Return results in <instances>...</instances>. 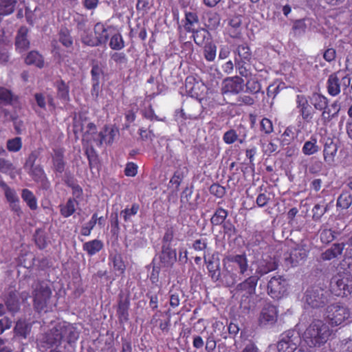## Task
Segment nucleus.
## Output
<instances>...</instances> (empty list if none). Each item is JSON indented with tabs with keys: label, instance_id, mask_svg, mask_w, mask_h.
Here are the masks:
<instances>
[{
	"label": "nucleus",
	"instance_id": "58836bf2",
	"mask_svg": "<svg viewBox=\"0 0 352 352\" xmlns=\"http://www.w3.org/2000/svg\"><path fill=\"white\" fill-rule=\"evenodd\" d=\"M21 198L32 210H36L38 208L37 199L34 193L29 189L22 190Z\"/></svg>",
	"mask_w": 352,
	"mask_h": 352
},
{
	"label": "nucleus",
	"instance_id": "2f4dec72",
	"mask_svg": "<svg viewBox=\"0 0 352 352\" xmlns=\"http://www.w3.org/2000/svg\"><path fill=\"white\" fill-rule=\"evenodd\" d=\"M241 16H234L230 19L228 21V32L232 38H240L241 36Z\"/></svg>",
	"mask_w": 352,
	"mask_h": 352
},
{
	"label": "nucleus",
	"instance_id": "7ed1b4c3",
	"mask_svg": "<svg viewBox=\"0 0 352 352\" xmlns=\"http://www.w3.org/2000/svg\"><path fill=\"white\" fill-rule=\"evenodd\" d=\"M281 262L287 268L298 266L305 261L309 253V247L304 243H287L280 249Z\"/></svg>",
	"mask_w": 352,
	"mask_h": 352
},
{
	"label": "nucleus",
	"instance_id": "5701e85b",
	"mask_svg": "<svg viewBox=\"0 0 352 352\" xmlns=\"http://www.w3.org/2000/svg\"><path fill=\"white\" fill-rule=\"evenodd\" d=\"M151 324L158 326L162 331H168L170 325V315L168 311L164 313L157 310L151 320Z\"/></svg>",
	"mask_w": 352,
	"mask_h": 352
},
{
	"label": "nucleus",
	"instance_id": "de8ad7c7",
	"mask_svg": "<svg viewBox=\"0 0 352 352\" xmlns=\"http://www.w3.org/2000/svg\"><path fill=\"white\" fill-rule=\"evenodd\" d=\"M59 42L65 47H72L74 41L70 32L67 28H62L58 34Z\"/></svg>",
	"mask_w": 352,
	"mask_h": 352
},
{
	"label": "nucleus",
	"instance_id": "13d9d810",
	"mask_svg": "<svg viewBox=\"0 0 352 352\" xmlns=\"http://www.w3.org/2000/svg\"><path fill=\"white\" fill-rule=\"evenodd\" d=\"M337 232L331 229L325 228L320 231V239L322 243L328 244L336 237Z\"/></svg>",
	"mask_w": 352,
	"mask_h": 352
},
{
	"label": "nucleus",
	"instance_id": "393cba45",
	"mask_svg": "<svg viewBox=\"0 0 352 352\" xmlns=\"http://www.w3.org/2000/svg\"><path fill=\"white\" fill-rule=\"evenodd\" d=\"M183 28L186 32H193L196 26L199 24V19L196 11L184 12V19L182 21Z\"/></svg>",
	"mask_w": 352,
	"mask_h": 352
},
{
	"label": "nucleus",
	"instance_id": "aec40b11",
	"mask_svg": "<svg viewBox=\"0 0 352 352\" xmlns=\"http://www.w3.org/2000/svg\"><path fill=\"white\" fill-rule=\"evenodd\" d=\"M340 111V107L338 101L336 100L331 104H328L327 107L321 111L320 122L324 126H328L329 122L338 116Z\"/></svg>",
	"mask_w": 352,
	"mask_h": 352
},
{
	"label": "nucleus",
	"instance_id": "c756f323",
	"mask_svg": "<svg viewBox=\"0 0 352 352\" xmlns=\"http://www.w3.org/2000/svg\"><path fill=\"white\" fill-rule=\"evenodd\" d=\"M338 151V146L333 140L328 138L325 142L323 150L324 160L329 164L334 162Z\"/></svg>",
	"mask_w": 352,
	"mask_h": 352
},
{
	"label": "nucleus",
	"instance_id": "a211bd4d",
	"mask_svg": "<svg viewBox=\"0 0 352 352\" xmlns=\"http://www.w3.org/2000/svg\"><path fill=\"white\" fill-rule=\"evenodd\" d=\"M278 318V310L276 306L267 303L263 307L258 321L262 325H272L276 323Z\"/></svg>",
	"mask_w": 352,
	"mask_h": 352
},
{
	"label": "nucleus",
	"instance_id": "4468645a",
	"mask_svg": "<svg viewBox=\"0 0 352 352\" xmlns=\"http://www.w3.org/2000/svg\"><path fill=\"white\" fill-rule=\"evenodd\" d=\"M130 305L131 300L129 295L120 294L116 309V314L120 323L124 324L129 321Z\"/></svg>",
	"mask_w": 352,
	"mask_h": 352
},
{
	"label": "nucleus",
	"instance_id": "864d4df0",
	"mask_svg": "<svg viewBox=\"0 0 352 352\" xmlns=\"http://www.w3.org/2000/svg\"><path fill=\"white\" fill-rule=\"evenodd\" d=\"M217 56V46L212 42L206 43L204 47V56L208 62L214 60Z\"/></svg>",
	"mask_w": 352,
	"mask_h": 352
},
{
	"label": "nucleus",
	"instance_id": "20e7f679",
	"mask_svg": "<svg viewBox=\"0 0 352 352\" xmlns=\"http://www.w3.org/2000/svg\"><path fill=\"white\" fill-rule=\"evenodd\" d=\"M258 280V276H250L236 286V292L242 293L241 305L245 309L250 310L254 307V302L251 299L255 294Z\"/></svg>",
	"mask_w": 352,
	"mask_h": 352
},
{
	"label": "nucleus",
	"instance_id": "052dcab7",
	"mask_svg": "<svg viewBox=\"0 0 352 352\" xmlns=\"http://www.w3.org/2000/svg\"><path fill=\"white\" fill-rule=\"evenodd\" d=\"M96 213L93 214L91 219L85 225L81 227L80 234L85 236H88L91 234L92 230L96 225Z\"/></svg>",
	"mask_w": 352,
	"mask_h": 352
},
{
	"label": "nucleus",
	"instance_id": "0eeeda50",
	"mask_svg": "<svg viewBox=\"0 0 352 352\" xmlns=\"http://www.w3.org/2000/svg\"><path fill=\"white\" fill-rule=\"evenodd\" d=\"M18 100L19 97L10 89L0 86V119L3 122L12 121L16 119V116L12 115L6 107L13 105Z\"/></svg>",
	"mask_w": 352,
	"mask_h": 352
},
{
	"label": "nucleus",
	"instance_id": "9d476101",
	"mask_svg": "<svg viewBox=\"0 0 352 352\" xmlns=\"http://www.w3.org/2000/svg\"><path fill=\"white\" fill-rule=\"evenodd\" d=\"M185 90L187 96L200 102L204 95L205 85L199 78L190 75L185 80Z\"/></svg>",
	"mask_w": 352,
	"mask_h": 352
},
{
	"label": "nucleus",
	"instance_id": "37998d69",
	"mask_svg": "<svg viewBox=\"0 0 352 352\" xmlns=\"http://www.w3.org/2000/svg\"><path fill=\"white\" fill-rule=\"evenodd\" d=\"M235 53L238 54V57L236 58L239 60L251 61L252 56V52L246 43L239 45L235 50Z\"/></svg>",
	"mask_w": 352,
	"mask_h": 352
},
{
	"label": "nucleus",
	"instance_id": "4d7b16f0",
	"mask_svg": "<svg viewBox=\"0 0 352 352\" xmlns=\"http://www.w3.org/2000/svg\"><path fill=\"white\" fill-rule=\"evenodd\" d=\"M192 34L194 41L196 44L201 45L205 41L206 38H208L209 32L204 28L195 29Z\"/></svg>",
	"mask_w": 352,
	"mask_h": 352
},
{
	"label": "nucleus",
	"instance_id": "6ab92c4d",
	"mask_svg": "<svg viewBox=\"0 0 352 352\" xmlns=\"http://www.w3.org/2000/svg\"><path fill=\"white\" fill-rule=\"evenodd\" d=\"M51 154L52 170L56 174H62L67 165L65 160V151L62 148H53Z\"/></svg>",
	"mask_w": 352,
	"mask_h": 352
},
{
	"label": "nucleus",
	"instance_id": "9b49d317",
	"mask_svg": "<svg viewBox=\"0 0 352 352\" xmlns=\"http://www.w3.org/2000/svg\"><path fill=\"white\" fill-rule=\"evenodd\" d=\"M296 108L302 120V128L305 124L312 123L315 111L309 104L306 96L298 94L296 98Z\"/></svg>",
	"mask_w": 352,
	"mask_h": 352
},
{
	"label": "nucleus",
	"instance_id": "1a4fd4ad",
	"mask_svg": "<svg viewBox=\"0 0 352 352\" xmlns=\"http://www.w3.org/2000/svg\"><path fill=\"white\" fill-rule=\"evenodd\" d=\"M300 344L302 338L300 333L294 330H289L281 335L277 348L278 352H295Z\"/></svg>",
	"mask_w": 352,
	"mask_h": 352
},
{
	"label": "nucleus",
	"instance_id": "c85d7f7f",
	"mask_svg": "<svg viewBox=\"0 0 352 352\" xmlns=\"http://www.w3.org/2000/svg\"><path fill=\"white\" fill-rule=\"evenodd\" d=\"M278 268V263L275 259L270 258L269 261L262 260L258 263L256 270L255 276H258L259 278L268 274L270 272L274 271Z\"/></svg>",
	"mask_w": 352,
	"mask_h": 352
},
{
	"label": "nucleus",
	"instance_id": "cd10ccee",
	"mask_svg": "<svg viewBox=\"0 0 352 352\" xmlns=\"http://www.w3.org/2000/svg\"><path fill=\"white\" fill-rule=\"evenodd\" d=\"M28 30L26 27H21L17 32L15 39V47L19 52L27 50L30 47V42L27 38Z\"/></svg>",
	"mask_w": 352,
	"mask_h": 352
},
{
	"label": "nucleus",
	"instance_id": "e2e57ef3",
	"mask_svg": "<svg viewBox=\"0 0 352 352\" xmlns=\"http://www.w3.org/2000/svg\"><path fill=\"white\" fill-rule=\"evenodd\" d=\"M14 332L17 336L26 338L29 333V327L25 321L19 320L14 327Z\"/></svg>",
	"mask_w": 352,
	"mask_h": 352
},
{
	"label": "nucleus",
	"instance_id": "f3484780",
	"mask_svg": "<svg viewBox=\"0 0 352 352\" xmlns=\"http://www.w3.org/2000/svg\"><path fill=\"white\" fill-rule=\"evenodd\" d=\"M62 341L69 344L75 343L79 338V331L73 324L65 321L58 322Z\"/></svg>",
	"mask_w": 352,
	"mask_h": 352
},
{
	"label": "nucleus",
	"instance_id": "6e6d98bb",
	"mask_svg": "<svg viewBox=\"0 0 352 352\" xmlns=\"http://www.w3.org/2000/svg\"><path fill=\"white\" fill-rule=\"evenodd\" d=\"M1 188L4 190L5 197L9 204L19 201V199L14 189L8 186L6 182H1Z\"/></svg>",
	"mask_w": 352,
	"mask_h": 352
},
{
	"label": "nucleus",
	"instance_id": "774afa93",
	"mask_svg": "<svg viewBox=\"0 0 352 352\" xmlns=\"http://www.w3.org/2000/svg\"><path fill=\"white\" fill-rule=\"evenodd\" d=\"M182 294V291L177 289L175 291L170 289L169 291V303L170 306L175 309L180 305V296Z\"/></svg>",
	"mask_w": 352,
	"mask_h": 352
},
{
	"label": "nucleus",
	"instance_id": "69168bd1",
	"mask_svg": "<svg viewBox=\"0 0 352 352\" xmlns=\"http://www.w3.org/2000/svg\"><path fill=\"white\" fill-rule=\"evenodd\" d=\"M255 100L252 96L248 95H240L232 104L234 106H252Z\"/></svg>",
	"mask_w": 352,
	"mask_h": 352
},
{
	"label": "nucleus",
	"instance_id": "dca6fc26",
	"mask_svg": "<svg viewBox=\"0 0 352 352\" xmlns=\"http://www.w3.org/2000/svg\"><path fill=\"white\" fill-rule=\"evenodd\" d=\"M29 175L36 183L40 184L43 190H47L50 188L51 183L41 164H36V166L29 168Z\"/></svg>",
	"mask_w": 352,
	"mask_h": 352
},
{
	"label": "nucleus",
	"instance_id": "b1692460",
	"mask_svg": "<svg viewBox=\"0 0 352 352\" xmlns=\"http://www.w3.org/2000/svg\"><path fill=\"white\" fill-rule=\"evenodd\" d=\"M109 262L112 265L113 270L116 273H118V275L124 274L126 265L120 252L118 251L110 252Z\"/></svg>",
	"mask_w": 352,
	"mask_h": 352
},
{
	"label": "nucleus",
	"instance_id": "f704fd0d",
	"mask_svg": "<svg viewBox=\"0 0 352 352\" xmlns=\"http://www.w3.org/2000/svg\"><path fill=\"white\" fill-rule=\"evenodd\" d=\"M79 205L78 201H76V199L69 198L65 204L59 205L60 213L64 218H68L73 215L76 207Z\"/></svg>",
	"mask_w": 352,
	"mask_h": 352
},
{
	"label": "nucleus",
	"instance_id": "423d86ee",
	"mask_svg": "<svg viewBox=\"0 0 352 352\" xmlns=\"http://www.w3.org/2000/svg\"><path fill=\"white\" fill-rule=\"evenodd\" d=\"M304 300L305 303L312 309L322 308L329 301V292L320 287L313 286L306 290Z\"/></svg>",
	"mask_w": 352,
	"mask_h": 352
},
{
	"label": "nucleus",
	"instance_id": "6e6552de",
	"mask_svg": "<svg viewBox=\"0 0 352 352\" xmlns=\"http://www.w3.org/2000/svg\"><path fill=\"white\" fill-rule=\"evenodd\" d=\"M332 292L337 296L345 297L352 293V276L349 274H338L331 280Z\"/></svg>",
	"mask_w": 352,
	"mask_h": 352
},
{
	"label": "nucleus",
	"instance_id": "8fccbe9b",
	"mask_svg": "<svg viewBox=\"0 0 352 352\" xmlns=\"http://www.w3.org/2000/svg\"><path fill=\"white\" fill-rule=\"evenodd\" d=\"M6 306L10 312L15 313L19 309V302L14 293H10L5 300Z\"/></svg>",
	"mask_w": 352,
	"mask_h": 352
},
{
	"label": "nucleus",
	"instance_id": "603ef678",
	"mask_svg": "<svg viewBox=\"0 0 352 352\" xmlns=\"http://www.w3.org/2000/svg\"><path fill=\"white\" fill-rule=\"evenodd\" d=\"M125 46L122 34L117 32L111 36L109 41V47L113 50H120Z\"/></svg>",
	"mask_w": 352,
	"mask_h": 352
},
{
	"label": "nucleus",
	"instance_id": "4be33fe9",
	"mask_svg": "<svg viewBox=\"0 0 352 352\" xmlns=\"http://www.w3.org/2000/svg\"><path fill=\"white\" fill-rule=\"evenodd\" d=\"M118 133L119 130L114 126L105 125L98 134L97 145L102 146L103 143L111 144Z\"/></svg>",
	"mask_w": 352,
	"mask_h": 352
},
{
	"label": "nucleus",
	"instance_id": "ddd939ff",
	"mask_svg": "<svg viewBox=\"0 0 352 352\" xmlns=\"http://www.w3.org/2000/svg\"><path fill=\"white\" fill-rule=\"evenodd\" d=\"M287 291L286 280L282 276H273L267 284V294L272 298L279 299Z\"/></svg>",
	"mask_w": 352,
	"mask_h": 352
},
{
	"label": "nucleus",
	"instance_id": "473e14b6",
	"mask_svg": "<svg viewBox=\"0 0 352 352\" xmlns=\"http://www.w3.org/2000/svg\"><path fill=\"white\" fill-rule=\"evenodd\" d=\"M94 31L98 45H105L109 38L108 30L105 25L102 23L98 22L94 25Z\"/></svg>",
	"mask_w": 352,
	"mask_h": 352
},
{
	"label": "nucleus",
	"instance_id": "ea45409f",
	"mask_svg": "<svg viewBox=\"0 0 352 352\" xmlns=\"http://www.w3.org/2000/svg\"><path fill=\"white\" fill-rule=\"evenodd\" d=\"M193 193L192 187L186 186L181 193L180 202L182 206H184L188 210L194 209L193 204L190 202Z\"/></svg>",
	"mask_w": 352,
	"mask_h": 352
},
{
	"label": "nucleus",
	"instance_id": "5fc2aeb1",
	"mask_svg": "<svg viewBox=\"0 0 352 352\" xmlns=\"http://www.w3.org/2000/svg\"><path fill=\"white\" fill-rule=\"evenodd\" d=\"M328 210V204L322 202V204H316L312 209V219L315 221H320L321 217Z\"/></svg>",
	"mask_w": 352,
	"mask_h": 352
},
{
	"label": "nucleus",
	"instance_id": "7c9ffc66",
	"mask_svg": "<svg viewBox=\"0 0 352 352\" xmlns=\"http://www.w3.org/2000/svg\"><path fill=\"white\" fill-rule=\"evenodd\" d=\"M160 259L163 263L172 265L177 259L176 250L173 249L171 245H162Z\"/></svg>",
	"mask_w": 352,
	"mask_h": 352
},
{
	"label": "nucleus",
	"instance_id": "4c0bfd02",
	"mask_svg": "<svg viewBox=\"0 0 352 352\" xmlns=\"http://www.w3.org/2000/svg\"><path fill=\"white\" fill-rule=\"evenodd\" d=\"M25 63L29 65H35L38 68L44 67L43 57L36 51L30 52L25 59Z\"/></svg>",
	"mask_w": 352,
	"mask_h": 352
},
{
	"label": "nucleus",
	"instance_id": "680f3d73",
	"mask_svg": "<svg viewBox=\"0 0 352 352\" xmlns=\"http://www.w3.org/2000/svg\"><path fill=\"white\" fill-rule=\"evenodd\" d=\"M140 209L139 204L135 203L131 206V208H126L122 210L120 212V215L123 217V219L125 222H127L130 220L132 216L135 215Z\"/></svg>",
	"mask_w": 352,
	"mask_h": 352
},
{
	"label": "nucleus",
	"instance_id": "09e8293b",
	"mask_svg": "<svg viewBox=\"0 0 352 352\" xmlns=\"http://www.w3.org/2000/svg\"><path fill=\"white\" fill-rule=\"evenodd\" d=\"M221 17L217 12H209L206 16V25L211 29H216L220 24Z\"/></svg>",
	"mask_w": 352,
	"mask_h": 352
},
{
	"label": "nucleus",
	"instance_id": "c9c22d12",
	"mask_svg": "<svg viewBox=\"0 0 352 352\" xmlns=\"http://www.w3.org/2000/svg\"><path fill=\"white\" fill-rule=\"evenodd\" d=\"M310 101L314 109L318 111H322L329 104V99L324 95L317 92L312 94Z\"/></svg>",
	"mask_w": 352,
	"mask_h": 352
},
{
	"label": "nucleus",
	"instance_id": "e433bc0d",
	"mask_svg": "<svg viewBox=\"0 0 352 352\" xmlns=\"http://www.w3.org/2000/svg\"><path fill=\"white\" fill-rule=\"evenodd\" d=\"M228 216V211L222 207H218L212 217L210 218V223L213 226H221L226 221Z\"/></svg>",
	"mask_w": 352,
	"mask_h": 352
},
{
	"label": "nucleus",
	"instance_id": "39448f33",
	"mask_svg": "<svg viewBox=\"0 0 352 352\" xmlns=\"http://www.w3.org/2000/svg\"><path fill=\"white\" fill-rule=\"evenodd\" d=\"M350 309L341 302L331 304L326 310V318L333 327L343 324L350 318Z\"/></svg>",
	"mask_w": 352,
	"mask_h": 352
},
{
	"label": "nucleus",
	"instance_id": "2eb2a0df",
	"mask_svg": "<svg viewBox=\"0 0 352 352\" xmlns=\"http://www.w3.org/2000/svg\"><path fill=\"white\" fill-rule=\"evenodd\" d=\"M243 80L239 77L234 76L224 80L221 88V94L224 96L230 94H238L243 90Z\"/></svg>",
	"mask_w": 352,
	"mask_h": 352
},
{
	"label": "nucleus",
	"instance_id": "3c124183",
	"mask_svg": "<svg viewBox=\"0 0 352 352\" xmlns=\"http://www.w3.org/2000/svg\"><path fill=\"white\" fill-rule=\"evenodd\" d=\"M206 267L208 270L209 276L214 282H217L220 279L221 272L219 263H215L213 261L210 260L206 262Z\"/></svg>",
	"mask_w": 352,
	"mask_h": 352
},
{
	"label": "nucleus",
	"instance_id": "338daca9",
	"mask_svg": "<svg viewBox=\"0 0 352 352\" xmlns=\"http://www.w3.org/2000/svg\"><path fill=\"white\" fill-rule=\"evenodd\" d=\"M246 91L252 94H256L260 92L261 89V83L254 78H251L246 82L245 84Z\"/></svg>",
	"mask_w": 352,
	"mask_h": 352
},
{
	"label": "nucleus",
	"instance_id": "bb28decb",
	"mask_svg": "<svg viewBox=\"0 0 352 352\" xmlns=\"http://www.w3.org/2000/svg\"><path fill=\"white\" fill-rule=\"evenodd\" d=\"M339 72H334L330 74L327 80V91L329 95L335 97L341 91L340 79L338 76Z\"/></svg>",
	"mask_w": 352,
	"mask_h": 352
},
{
	"label": "nucleus",
	"instance_id": "a18cd8bd",
	"mask_svg": "<svg viewBox=\"0 0 352 352\" xmlns=\"http://www.w3.org/2000/svg\"><path fill=\"white\" fill-rule=\"evenodd\" d=\"M16 0H0V16L11 14L15 9Z\"/></svg>",
	"mask_w": 352,
	"mask_h": 352
},
{
	"label": "nucleus",
	"instance_id": "f03ea898",
	"mask_svg": "<svg viewBox=\"0 0 352 352\" xmlns=\"http://www.w3.org/2000/svg\"><path fill=\"white\" fill-rule=\"evenodd\" d=\"M331 333V330L324 320L314 319L302 333V345L307 350L320 347L327 342Z\"/></svg>",
	"mask_w": 352,
	"mask_h": 352
},
{
	"label": "nucleus",
	"instance_id": "bf43d9fd",
	"mask_svg": "<svg viewBox=\"0 0 352 352\" xmlns=\"http://www.w3.org/2000/svg\"><path fill=\"white\" fill-rule=\"evenodd\" d=\"M185 177V173L181 169L175 170L170 179L169 184L174 186L176 190H179V188Z\"/></svg>",
	"mask_w": 352,
	"mask_h": 352
},
{
	"label": "nucleus",
	"instance_id": "412c9836",
	"mask_svg": "<svg viewBox=\"0 0 352 352\" xmlns=\"http://www.w3.org/2000/svg\"><path fill=\"white\" fill-rule=\"evenodd\" d=\"M43 342L45 343L47 347L58 346L61 344L62 336L60 335L58 323L43 335Z\"/></svg>",
	"mask_w": 352,
	"mask_h": 352
},
{
	"label": "nucleus",
	"instance_id": "0e129e2a",
	"mask_svg": "<svg viewBox=\"0 0 352 352\" xmlns=\"http://www.w3.org/2000/svg\"><path fill=\"white\" fill-rule=\"evenodd\" d=\"M22 140L20 137H16L12 139H9L7 141V149L10 152H18L22 148Z\"/></svg>",
	"mask_w": 352,
	"mask_h": 352
},
{
	"label": "nucleus",
	"instance_id": "72a5a7b5",
	"mask_svg": "<svg viewBox=\"0 0 352 352\" xmlns=\"http://www.w3.org/2000/svg\"><path fill=\"white\" fill-rule=\"evenodd\" d=\"M104 247L103 243L99 239H93L82 245V250L88 256H92L100 252Z\"/></svg>",
	"mask_w": 352,
	"mask_h": 352
},
{
	"label": "nucleus",
	"instance_id": "c03bdc74",
	"mask_svg": "<svg viewBox=\"0 0 352 352\" xmlns=\"http://www.w3.org/2000/svg\"><path fill=\"white\" fill-rule=\"evenodd\" d=\"M234 62L236 69L241 76L248 78L250 76V61L239 60L235 57Z\"/></svg>",
	"mask_w": 352,
	"mask_h": 352
},
{
	"label": "nucleus",
	"instance_id": "79ce46f5",
	"mask_svg": "<svg viewBox=\"0 0 352 352\" xmlns=\"http://www.w3.org/2000/svg\"><path fill=\"white\" fill-rule=\"evenodd\" d=\"M319 151V146L317 144V138L311 135L310 140L306 141L302 146V151L306 155H311Z\"/></svg>",
	"mask_w": 352,
	"mask_h": 352
},
{
	"label": "nucleus",
	"instance_id": "49530a36",
	"mask_svg": "<svg viewBox=\"0 0 352 352\" xmlns=\"http://www.w3.org/2000/svg\"><path fill=\"white\" fill-rule=\"evenodd\" d=\"M55 87L57 90L58 97L60 99L68 100L69 96V87L66 82L63 80L60 79L55 82Z\"/></svg>",
	"mask_w": 352,
	"mask_h": 352
},
{
	"label": "nucleus",
	"instance_id": "f8f14e48",
	"mask_svg": "<svg viewBox=\"0 0 352 352\" xmlns=\"http://www.w3.org/2000/svg\"><path fill=\"white\" fill-rule=\"evenodd\" d=\"M34 306L38 311H41L46 307L51 296L50 288L43 283H38L34 289Z\"/></svg>",
	"mask_w": 352,
	"mask_h": 352
},
{
	"label": "nucleus",
	"instance_id": "a878e982",
	"mask_svg": "<svg viewBox=\"0 0 352 352\" xmlns=\"http://www.w3.org/2000/svg\"><path fill=\"white\" fill-rule=\"evenodd\" d=\"M344 248L345 244L344 243H333L329 248L321 254L320 258L323 261L336 258L342 254Z\"/></svg>",
	"mask_w": 352,
	"mask_h": 352
},
{
	"label": "nucleus",
	"instance_id": "f257e3e1",
	"mask_svg": "<svg viewBox=\"0 0 352 352\" xmlns=\"http://www.w3.org/2000/svg\"><path fill=\"white\" fill-rule=\"evenodd\" d=\"M222 263L223 283L227 287L234 286L239 280L248 275L249 261L245 252L226 255Z\"/></svg>",
	"mask_w": 352,
	"mask_h": 352
},
{
	"label": "nucleus",
	"instance_id": "a19ab883",
	"mask_svg": "<svg viewBox=\"0 0 352 352\" xmlns=\"http://www.w3.org/2000/svg\"><path fill=\"white\" fill-rule=\"evenodd\" d=\"M352 204V195L349 191L343 190L338 196L336 206L341 209H348Z\"/></svg>",
	"mask_w": 352,
	"mask_h": 352
}]
</instances>
